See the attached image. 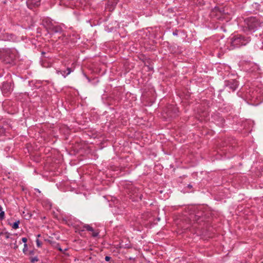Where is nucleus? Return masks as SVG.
Segmentation results:
<instances>
[{
  "instance_id": "18",
  "label": "nucleus",
  "mask_w": 263,
  "mask_h": 263,
  "mask_svg": "<svg viewBox=\"0 0 263 263\" xmlns=\"http://www.w3.org/2000/svg\"><path fill=\"white\" fill-rule=\"evenodd\" d=\"M23 216L25 219L29 220L32 217V214L28 212V211H24L23 212Z\"/></svg>"
},
{
  "instance_id": "39",
  "label": "nucleus",
  "mask_w": 263,
  "mask_h": 263,
  "mask_svg": "<svg viewBox=\"0 0 263 263\" xmlns=\"http://www.w3.org/2000/svg\"><path fill=\"white\" fill-rule=\"evenodd\" d=\"M10 238L12 240H13V238L12 237H10Z\"/></svg>"
},
{
  "instance_id": "30",
  "label": "nucleus",
  "mask_w": 263,
  "mask_h": 263,
  "mask_svg": "<svg viewBox=\"0 0 263 263\" xmlns=\"http://www.w3.org/2000/svg\"><path fill=\"white\" fill-rule=\"evenodd\" d=\"M110 259H111V257L109 256H106L105 257V260L106 261H109L110 260Z\"/></svg>"
},
{
  "instance_id": "5",
  "label": "nucleus",
  "mask_w": 263,
  "mask_h": 263,
  "mask_svg": "<svg viewBox=\"0 0 263 263\" xmlns=\"http://www.w3.org/2000/svg\"><path fill=\"white\" fill-rule=\"evenodd\" d=\"M126 193L128 195L129 198L133 201L138 202L141 201L142 199L143 195L139 190L132 185H130L127 188Z\"/></svg>"
},
{
  "instance_id": "36",
  "label": "nucleus",
  "mask_w": 263,
  "mask_h": 263,
  "mask_svg": "<svg viewBox=\"0 0 263 263\" xmlns=\"http://www.w3.org/2000/svg\"><path fill=\"white\" fill-rule=\"evenodd\" d=\"M2 210V206L0 205V211H1Z\"/></svg>"
},
{
  "instance_id": "13",
  "label": "nucleus",
  "mask_w": 263,
  "mask_h": 263,
  "mask_svg": "<svg viewBox=\"0 0 263 263\" xmlns=\"http://www.w3.org/2000/svg\"><path fill=\"white\" fill-rule=\"evenodd\" d=\"M82 228L83 229L81 230V231H84L85 230H86L89 232H92V233L91 234V236L93 237H97L99 235V232L94 231L93 228L89 224H84Z\"/></svg>"
},
{
  "instance_id": "31",
  "label": "nucleus",
  "mask_w": 263,
  "mask_h": 263,
  "mask_svg": "<svg viewBox=\"0 0 263 263\" xmlns=\"http://www.w3.org/2000/svg\"><path fill=\"white\" fill-rule=\"evenodd\" d=\"M178 30L176 29L174 31H173V34L174 35H178Z\"/></svg>"
},
{
  "instance_id": "10",
  "label": "nucleus",
  "mask_w": 263,
  "mask_h": 263,
  "mask_svg": "<svg viewBox=\"0 0 263 263\" xmlns=\"http://www.w3.org/2000/svg\"><path fill=\"white\" fill-rule=\"evenodd\" d=\"M26 4L29 9L32 10L40 6L41 0H27Z\"/></svg>"
},
{
  "instance_id": "9",
  "label": "nucleus",
  "mask_w": 263,
  "mask_h": 263,
  "mask_svg": "<svg viewBox=\"0 0 263 263\" xmlns=\"http://www.w3.org/2000/svg\"><path fill=\"white\" fill-rule=\"evenodd\" d=\"M225 86L230 90L234 91L238 86V82L236 80H230L225 81Z\"/></svg>"
},
{
  "instance_id": "24",
  "label": "nucleus",
  "mask_w": 263,
  "mask_h": 263,
  "mask_svg": "<svg viewBox=\"0 0 263 263\" xmlns=\"http://www.w3.org/2000/svg\"><path fill=\"white\" fill-rule=\"evenodd\" d=\"M23 253L25 254V255H27V253H28V246H27V244H24V248L23 249Z\"/></svg>"
},
{
  "instance_id": "7",
  "label": "nucleus",
  "mask_w": 263,
  "mask_h": 263,
  "mask_svg": "<svg viewBox=\"0 0 263 263\" xmlns=\"http://www.w3.org/2000/svg\"><path fill=\"white\" fill-rule=\"evenodd\" d=\"M210 15L212 17L217 20H223L225 18L226 13L223 7H215L212 10Z\"/></svg>"
},
{
  "instance_id": "28",
  "label": "nucleus",
  "mask_w": 263,
  "mask_h": 263,
  "mask_svg": "<svg viewBox=\"0 0 263 263\" xmlns=\"http://www.w3.org/2000/svg\"><path fill=\"white\" fill-rule=\"evenodd\" d=\"M34 254V250H30L29 252H28L27 255H33Z\"/></svg>"
},
{
  "instance_id": "19",
  "label": "nucleus",
  "mask_w": 263,
  "mask_h": 263,
  "mask_svg": "<svg viewBox=\"0 0 263 263\" xmlns=\"http://www.w3.org/2000/svg\"><path fill=\"white\" fill-rule=\"evenodd\" d=\"M45 241H47V242H48L53 247L54 246V245H57V242H55L54 241H53L52 240H51L50 239H45Z\"/></svg>"
},
{
  "instance_id": "38",
  "label": "nucleus",
  "mask_w": 263,
  "mask_h": 263,
  "mask_svg": "<svg viewBox=\"0 0 263 263\" xmlns=\"http://www.w3.org/2000/svg\"><path fill=\"white\" fill-rule=\"evenodd\" d=\"M189 187H192V186L191 185H189Z\"/></svg>"
},
{
  "instance_id": "12",
  "label": "nucleus",
  "mask_w": 263,
  "mask_h": 263,
  "mask_svg": "<svg viewBox=\"0 0 263 263\" xmlns=\"http://www.w3.org/2000/svg\"><path fill=\"white\" fill-rule=\"evenodd\" d=\"M42 25L48 31L50 27L53 25L52 20L48 17H44L42 19Z\"/></svg>"
},
{
  "instance_id": "14",
  "label": "nucleus",
  "mask_w": 263,
  "mask_h": 263,
  "mask_svg": "<svg viewBox=\"0 0 263 263\" xmlns=\"http://www.w3.org/2000/svg\"><path fill=\"white\" fill-rule=\"evenodd\" d=\"M74 70V69L70 67H68L66 70H60L57 72L58 73H61L64 78L69 74L71 72Z\"/></svg>"
},
{
  "instance_id": "4",
  "label": "nucleus",
  "mask_w": 263,
  "mask_h": 263,
  "mask_svg": "<svg viewBox=\"0 0 263 263\" xmlns=\"http://www.w3.org/2000/svg\"><path fill=\"white\" fill-rule=\"evenodd\" d=\"M189 218L191 221L194 222V224L197 223L201 226V229L203 228L208 221L207 217L205 216L204 212L202 211H198L195 214H191Z\"/></svg>"
},
{
  "instance_id": "32",
  "label": "nucleus",
  "mask_w": 263,
  "mask_h": 263,
  "mask_svg": "<svg viewBox=\"0 0 263 263\" xmlns=\"http://www.w3.org/2000/svg\"><path fill=\"white\" fill-rule=\"evenodd\" d=\"M121 248H131V246H130V245H128V244H126V245H125V246H124V247H123H123H121Z\"/></svg>"
},
{
  "instance_id": "22",
  "label": "nucleus",
  "mask_w": 263,
  "mask_h": 263,
  "mask_svg": "<svg viewBox=\"0 0 263 263\" xmlns=\"http://www.w3.org/2000/svg\"><path fill=\"white\" fill-rule=\"evenodd\" d=\"M2 235H4L5 236V238L6 239H8V238H10L11 234L9 233H8V232H0V236Z\"/></svg>"
},
{
  "instance_id": "15",
  "label": "nucleus",
  "mask_w": 263,
  "mask_h": 263,
  "mask_svg": "<svg viewBox=\"0 0 263 263\" xmlns=\"http://www.w3.org/2000/svg\"><path fill=\"white\" fill-rule=\"evenodd\" d=\"M215 120L216 122V124L218 126H219L220 127H224V123H225V120L223 117H220V116H217L216 119Z\"/></svg>"
},
{
  "instance_id": "8",
  "label": "nucleus",
  "mask_w": 263,
  "mask_h": 263,
  "mask_svg": "<svg viewBox=\"0 0 263 263\" xmlns=\"http://www.w3.org/2000/svg\"><path fill=\"white\" fill-rule=\"evenodd\" d=\"M10 80H8L2 83L1 90L4 95L7 96L10 94L13 90L12 84L13 80L11 78V76L9 74Z\"/></svg>"
},
{
  "instance_id": "29",
  "label": "nucleus",
  "mask_w": 263,
  "mask_h": 263,
  "mask_svg": "<svg viewBox=\"0 0 263 263\" xmlns=\"http://www.w3.org/2000/svg\"><path fill=\"white\" fill-rule=\"evenodd\" d=\"M22 241L24 243V244H27L26 242L27 241V238L26 237H23L22 238Z\"/></svg>"
},
{
  "instance_id": "25",
  "label": "nucleus",
  "mask_w": 263,
  "mask_h": 263,
  "mask_svg": "<svg viewBox=\"0 0 263 263\" xmlns=\"http://www.w3.org/2000/svg\"><path fill=\"white\" fill-rule=\"evenodd\" d=\"M36 246L38 248H41L42 247V242L40 240H39V239H37L36 240Z\"/></svg>"
},
{
  "instance_id": "3",
  "label": "nucleus",
  "mask_w": 263,
  "mask_h": 263,
  "mask_svg": "<svg viewBox=\"0 0 263 263\" xmlns=\"http://www.w3.org/2000/svg\"><path fill=\"white\" fill-rule=\"evenodd\" d=\"M251 41L250 37H247L242 34L234 35L230 39V48L234 49L246 45Z\"/></svg>"
},
{
  "instance_id": "27",
  "label": "nucleus",
  "mask_w": 263,
  "mask_h": 263,
  "mask_svg": "<svg viewBox=\"0 0 263 263\" xmlns=\"http://www.w3.org/2000/svg\"><path fill=\"white\" fill-rule=\"evenodd\" d=\"M143 62H144V65H145V66H147V67H148V69H149V70H152V69H153V68H152V67H150V66H148V65H147V64H146V63H149V60H148L147 61V62H146V61H143Z\"/></svg>"
},
{
  "instance_id": "21",
  "label": "nucleus",
  "mask_w": 263,
  "mask_h": 263,
  "mask_svg": "<svg viewBox=\"0 0 263 263\" xmlns=\"http://www.w3.org/2000/svg\"><path fill=\"white\" fill-rule=\"evenodd\" d=\"M20 220H17L15 222H14L13 224L12 225V227L14 229H17L19 227V224H20Z\"/></svg>"
},
{
  "instance_id": "16",
  "label": "nucleus",
  "mask_w": 263,
  "mask_h": 263,
  "mask_svg": "<svg viewBox=\"0 0 263 263\" xmlns=\"http://www.w3.org/2000/svg\"><path fill=\"white\" fill-rule=\"evenodd\" d=\"M6 126H8V125L5 122H0V136L5 135L6 130Z\"/></svg>"
},
{
  "instance_id": "11",
  "label": "nucleus",
  "mask_w": 263,
  "mask_h": 263,
  "mask_svg": "<svg viewBox=\"0 0 263 263\" xmlns=\"http://www.w3.org/2000/svg\"><path fill=\"white\" fill-rule=\"evenodd\" d=\"M63 32L64 30L61 26L54 25V24L48 30V32L50 34H53L55 33H62Z\"/></svg>"
},
{
  "instance_id": "35",
  "label": "nucleus",
  "mask_w": 263,
  "mask_h": 263,
  "mask_svg": "<svg viewBox=\"0 0 263 263\" xmlns=\"http://www.w3.org/2000/svg\"><path fill=\"white\" fill-rule=\"evenodd\" d=\"M128 259L130 260L135 261V258H133L132 257H129Z\"/></svg>"
},
{
  "instance_id": "34",
  "label": "nucleus",
  "mask_w": 263,
  "mask_h": 263,
  "mask_svg": "<svg viewBox=\"0 0 263 263\" xmlns=\"http://www.w3.org/2000/svg\"><path fill=\"white\" fill-rule=\"evenodd\" d=\"M42 57H44V58H46V57L45 55V54H46V52H44V51H42Z\"/></svg>"
},
{
  "instance_id": "1",
  "label": "nucleus",
  "mask_w": 263,
  "mask_h": 263,
  "mask_svg": "<svg viewBox=\"0 0 263 263\" xmlns=\"http://www.w3.org/2000/svg\"><path fill=\"white\" fill-rule=\"evenodd\" d=\"M243 22L242 30L245 32L252 33L263 26V18L259 15L247 17Z\"/></svg>"
},
{
  "instance_id": "40",
  "label": "nucleus",
  "mask_w": 263,
  "mask_h": 263,
  "mask_svg": "<svg viewBox=\"0 0 263 263\" xmlns=\"http://www.w3.org/2000/svg\"><path fill=\"white\" fill-rule=\"evenodd\" d=\"M260 263H263V261H261Z\"/></svg>"
},
{
  "instance_id": "23",
  "label": "nucleus",
  "mask_w": 263,
  "mask_h": 263,
  "mask_svg": "<svg viewBox=\"0 0 263 263\" xmlns=\"http://www.w3.org/2000/svg\"><path fill=\"white\" fill-rule=\"evenodd\" d=\"M57 245H54V246L53 247V248L54 249H56L57 250H58L59 251H60L61 252H63V249L61 248L60 247V245L59 243L57 242Z\"/></svg>"
},
{
  "instance_id": "6",
  "label": "nucleus",
  "mask_w": 263,
  "mask_h": 263,
  "mask_svg": "<svg viewBox=\"0 0 263 263\" xmlns=\"http://www.w3.org/2000/svg\"><path fill=\"white\" fill-rule=\"evenodd\" d=\"M178 109L174 105L168 104L163 109L162 115L166 119H172L178 116Z\"/></svg>"
},
{
  "instance_id": "33",
  "label": "nucleus",
  "mask_w": 263,
  "mask_h": 263,
  "mask_svg": "<svg viewBox=\"0 0 263 263\" xmlns=\"http://www.w3.org/2000/svg\"><path fill=\"white\" fill-rule=\"evenodd\" d=\"M18 245H16V242H15L14 243V247H13V249H14V250H16L18 248Z\"/></svg>"
},
{
  "instance_id": "37",
  "label": "nucleus",
  "mask_w": 263,
  "mask_h": 263,
  "mask_svg": "<svg viewBox=\"0 0 263 263\" xmlns=\"http://www.w3.org/2000/svg\"><path fill=\"white\" fill-rule=\"evenodd\" d=\"M40 236H41V235H40V234H38V235H37V237H40Z\"/></svg>"
},
{
  "instance_id": "17",
  "label": "nucleus",
  "mask_w": 263,
  "mask_h": 263,
  "mask_svg": "<svg viewBox=\"0 0 263 263\" xmlns=\"http://www.w3.org/2000/svg\"><path fill=\"white\" fill-rule=\"evenodd\" d=\"M62 33V35L59 37V39L62 41V42L64 44H67L69 42L68 37L65 34V33H64V32Z\"/></svg>"
},
{
  "instance_id": "20",
  "label": "nucleus",
  "mask_w": 263,
  "mask_h": 263,
  "mask_svg": "<svg viewBox=\"0 0 263 263\" xmlns=\"http://www.w3.org/2000/svg\"><path fill=\"white\" fill-rule=\"evenodd\" d=\"M29 260H30V262L31 263H35L36 262H37L39 259L37 256H34V257H30Z\"/></svg>"
},
{
  "instance_id": "26",
  "label": "nucleus",
  "mask_w": 263,
  "mask_h": 263,
  "mask_svg": "<svg viewBox=\"0 0 263 263\" xmlns=\"http://www.w3.org/2000/svg\"><path fill=\"white\" fill-rule=\"evenodd\" d=\"M5 217V212L4 211H3L2 210L1 211L0 213V219L2 220Z\"/></svg>"
},
{
  "instance_id": "2",
  "label": "nucleus",
  "mask_w": 263,
  "mask_h": 263,
  "mask_svg": "<svg viewBox=\"0 0 263 263\" xmlns=\"http://www.w3.org/2000/svg\"><path fill=\"white\" fill-rule=\"evenodd\" d=\"M18 58V52L15 48H0V61L5 65L12 66Z\"/></svg>"
}]
</instances>
